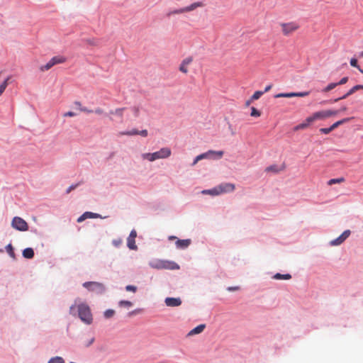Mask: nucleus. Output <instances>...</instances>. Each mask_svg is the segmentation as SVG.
I'll list each match as a JSON object with an SVG mask.
<instances>
[{
	"instance_id": "1",
	"label": "nucleus",
	"mask_w": 363,
	"mask_h": 363,
	"mask_svg": "<svg viewBox=\"0 0 363 363\" xmlns=\"http://www.w3.org/2000/svg\"><path fill=\"white\" fill-rule=\"evenodd\" d=\"M69 313L75 316L77 313L80 320L86 325H91L93 322V315L90 307L79 299H76L74 303L69 307Z\"/></svg>"
},
{
	"instance_id": "2",
	"label": "nucleus",
	"mask_w": 363,
	"mask_h": 363,
	"mask_svg": "<svg viewBox=\"0 0 363 363\" xmlns=\"http://www.w3.org/2000/svg\"><path fill=\"white\" fill-rule=\"evenodd\" d=\"M172 154V151L169 147H162L159 151L153 153H143L141 157L143 160L153 162L159 159H165L169 157Z\"/></svg>"
},
{
	"instance_id": "3",
	"label": "nucleus",
	"mask_w": 363,
	"mask_h": 363,
	"mask_svg": "<svg viewBox=\"0 0 363 363\" xmlns=\"http://www.w3.org/2000/svg\"><path fill=\"white\" fill-rule=\"evenodd\" d=\"M150 266L157 269H179V266L174 262L168 260L156 259L150 262Z\"/></svg>"
},
{
	"instance_id": "4",
	"label": "nucleus",
	"mask_w": 363,
	"mask_h": 363,
	"mask_svg": "<svg viewBox=\"0 0 363 363\" xmlns=\"http://www.w3.org/2000/svg\"><path fill=\"white\" fill-rule=\"evenodd\" d=\"M281 30L284 36H289L300 28V24L296 21L280 23Z\"/></svg>"
},
{
	"instance_id": "5",
	"label": "nucleus",
	"mask_w": 363,
	"mask_h": 363,
	"mask_svg": "<svg viewBox=\"0 0 363 363\" xmlns=\"http://www.w3.org/2000/svg\"><path fill=\"white\" fill-rule=\"evenodd\" d=\"M338 113V111L324 110L314 113L307 118L308 122H314L317 120H323Z\"/></svg>"
},
{
	"instance_id": "6",
	"label": "nucleus",
	"mask_w": 363,
	"mask_h": 363,
	"mask_svg": "<svg viewBox=\"0 0 363 363\" xmlns=\"http://www.w3.org/2000/svg\"><path fill=\"white\" fill-rule=\"evenodd\" d=\"M67 58L62 55H56L52 57L45 65L40 67L41 72H45L51 69L53 66L59 64L65 63Z\"/></svg>"
},
{
	"instance_id": "7",
	"label": "nucleus",
	"mask_w": 363,
	"mask_h": 363,
	"mask_svg": "<svg viewBox=\"0 0 363 363\" xmlns=\"http://www.w3.org/2000/svg\"><path fill=\"white\" fill-rule=\"evenodd\" d=\"M83 286L89 291L94 292L97 294H102L106 290L104 284L96 281H87L83 284Z\"/></svg>"
},
{
	"instance_id": "8",
	"label": "nucleus",
	"mask_w": 363,
	"mask_h": 363,
	"mask_svg": "<svg viewBox=\"0 0 363 363\" xmlns=\"http://www.w3.org/2000/svg\"><path fill=\"white\" fill-rule=\"evenodd\" d=\"M11 226L19 231H26L28 230L27 222L21 217L16 216L11 221Z\"/></svg>"
},
{
	"instance_id": "9",
	"label": "nucleus",
	"mask_w": 363,
	"mask_h": 363,
	"mask_svg": "<svg viewBox=\"0 0 363 363\" xmlns=\"http://www.w3.org/2000/svg\"><path fill=\"white\" fill-rule=\"evenodd\" d=\"M309 94L308 91L304 92H290V93H280L274 96L275 98H291V97H304Z\"/></svg>"
},
{
	"instance_id": "10",
	"label": "nucleus",
	"mask_w": 363,
	"mask_h": 363,
	"mask_svg": "<svg viewBox=\"0 0 363 363\" xmlns=\"http://www.w3.org/2000/svg\"><path fill=\"white\" fill-rule=\"evenodd\" d=\"M350 235V230H345L338 238L330 242L331 245H339L342 244Z\"/></svg>"
},
{
	"instance_id": "11",
	"label": "nucleus",
	"mask_w": 363,
	"mask_h": 363,
	"mask_svg": "<svg viewBox=\"0 0 363 363\" xmlns=\"http://www.w3.org/2000/svg\"><path fill=\"white\" fill-rule=\"evenodd\" d=\"M224 152L223 151H214V150H209L206 152H204L203 154H201L197 156V159L199 160H201L203 159L208 158L210 155H216L218 158H221L223 155Z\"/></svg>"
},
{
	"instance_id": "12",
	"label": "nucleus",
	"mask_w": 363,
	"mask_h": 363,
	"mask_svg": "<svg viewBox=\"0 0 363 363\" xmlns=\"http://www.w3.org/2000/svg\"><path fill=\"white\" fill-rule=\"evenodd\" d=\"M224 152L223 151H214V150H209L206 152H204L203 154H201L197 156V159L199 160H201L203 159L208 158L210 155H216L218 158H221L223 155Z\"/></svg>"
},
{
	"instance_id": "13",
	"label": "nucleus",
	"mask_w": 363,
	"mask_h": 363,
	"mask_svg": "<svg viewBox=\"0 0 363 363\" xmlns=\"http://www.w3.org/2000/svg\"><path fill=\"white\" fill-rule=\"evenodd\" d=\"M192 57H188L184 59L179 66V71L182 73L186 74L189 72L188 66L192 62Z\"/></svg>"
},
{
	"instance_id": "14",
	"label": "nucleus",
	"mask_w": 363,
	"mask_h": 363,
	"mask_svg": "<svg viewBox=\"0 0 363 363\" xmlns=\"http://www.w3.org/2000/svg\"><path fill=\"white\" fill-rule=\"evenodd\" d=\"M164 302L169 307H176L182 304V301L179 298L167 297L165 298Z\"/></svg>"
},
{
	"instance_id": "15",
	"label": "nucleus",
	"mask_w": 363,
	"mask_h": 363,
	"mask_svg": "<svg viewBox=\"0 0 363 363\" xmlns=\"http://www.w3.org/2000/svg\"><path fill=\"white\" fill-rule=\"evenodd\" d=\"M360 89H363V85H361V84L356 85V86H353L352 89H350L344 96L335 99L334 101L337 102L339 100L345 99L347 98L349 96L353 94L355 91L360 90Z\"/></svg>"
},
{
	"instance_id": "16",
	"label": "nucleus",
	"mask_w": 363,
	"mask_h": 363,
	"mask_svg": "<svg viewBox=\"0 0 363 363\" xmlns=\"http://www.w3.org/2000/svg\"><path fill=\"white\" fill-rule=\"evenodd\" d=\"M218 186L220 190V192L221 194L233 191L235 188V185L233 184H230V183L222 184L219 185Z\"/></svg>"
},
{
	"instance_id": "17",
	"label": "nucleus",
	"mask_w": 363,
	"mask_h": 363,
	"mask_svg": "<svg viewBox=\"0 0 363 363\" xmlns=\"http://www.w3.org/2000/svg\"><path fill=\"white\" fill-rule=\"evenodd\" d=\"M100 215L91 212H85L80 217L78 218L77 222L81 223L86 218H100Z\"/></svg>"
},
{
	"instance_id": "18",
	"label": "nucleus",
	"mask_w": 363,
	"mask_h": 363,
	"mask_svg": "<svg viewBox=\"0 0 363 363\" xmlns=\"http://www.w3.org/2000/svg\"><path fill=\"white\" fill-rule=\"evenodd\" d=\"M191 243V240L190 239L177 240L176 242V246L177 248L185 249L187 248Z\"/></svg>"
},
{
	"instance_id": "19",
	"label": "nucleus",
	"mask_w": 363,
	"mask_h": 363,
	"mask_svg": "<svg viewBox=\"0 0 363 363\" xmlns=\"http://www.w3.org/2000/svg\"><path fill=\"white\" fill-rule=\"evenodd\" d=\"M205 328H206L205 324L199 325L198 326H196V328H194V329H192L191 330H190L189 332L188 336H192L194 335L201 333L203 331V330L205 329Z\"/></svg>"
},
{
	"instance_id": "20",
	"label": "nucleus",
	"mask_w": 363,
	"mask_h": 363,
	"mask_svg": "<svg viewBox=\"0 0 363 363\" xmlns=\"http://www.w3.org/2000/svg\"><path fill=\"white\" fill-rule=\"evenodd\" d=\"M23 256L26 259H32L34 257V251L33 248L28 247L23 250Z\"/></svg>"
},
{
	"instance_id": "21",
	"label": "nucleus",
	"mask_w": 363,
	"mask_h": 363,
	"mask_svg": "<svg viewBox=\"0 0 363 363\" xmlns=\"http://www.w3.org/2000/svg\"><path fill=\"white\" fill-rule=\"evenodd\" d=\"M201 6H202V3L196 2L194 4H191V5L188 6L186 7H184V11L186 13V12L191 11L196 9V8L201 7Z\"/></svg>"
},
{
	"instance_id": "22",
	"label": "nucleus",
	"mask_w": 363,
	"mask_h": 363,
	"mask_svg": "<svg viewBox=\"0 0 363 363\" xmlns=\"http://www.w3.org/2000/svg\"><path fill=\"white\" fill-rule=\"evenodd\" d=\"M352 118H343L342 120H340L335 123H334L332 125H331V128L333 129V130L337 128L339 125L345 123H347V122H349Z\"/></svg>"
},
{
	"instance_id": "23",
	"label": "nucleus",
	"mask_w": 363,
	"mask_h": 363,
	"mask_svg": "<svg viewBox=\"0 0 363 363\" xmlns=\"http://www.w3.org/2000/svg\"><path fill=\"white\" fill-rule=\"evenodd\" d=\"M127 246L130 250H137V245L135 244V239L128 238Z\"/></svg>"
},
{
	"instance_id": "24",
	"label": "nucleus",
	"mask_w": 363,
	"mask_h": 363,
	"mask_svg": "<svg viewBox=\"0 0 363 363\" xmlns=\"http://www.w3.org/2000/svg\"><path fill=\"white\" fill-rule=\"evenodd\" d=\"M125 108H116L114 111H111L110 114L111 115H116L119 118H122L123 116V111H125Z\"/></svg>"
},
{
	"instance_id": "25",
	"label": "nucleus",
	"mask_w": 363,
	"mask_h": 363,
	"mask_svg": "<svg viewBox=\"0 0 363 363\" xmlns=\"http://www.w3.org/2000/svg\"><path fill=\"white\" fill-rule=\"evenodd\" d=\"M11 77H8L0 85V96L2 95L6 88L9 84V81L10 80Z\"/></svg>"
},
{
	"instance_id": "26",
	"label": "nucleus",
	"mask_w": 363,
	"mask_h": 363,
	"mask_svg": "<svg viewBox=\"0 0 363 363\" xmlns=\"http://www.w3.org/2000/svg\"><path fill=\"white\" fill-rule=\"evenodd\" d=\"M291 278V276L289 274H281L280 273H277L274 276V279H286V280H288V279H290Z\"/></svg>"
},
{
	"instance_id": "27",
	"label": "nucleus",
	"mask_w": 363,
	"mask_h": 363,
	"mask_svg": "<svg viewBox=\"0 0 363 363\" xmlns=\"http://www.w3.org/2000/svg\"><path fill=\"white\" fill-rule=\"evenodd\" d=\"M312 122H308L307 121V118L305 120V121L303 123H301L300 124H298V125H296L295 128H294V130H301V129H305L309 125L310 123H311Z\"/></svg>"
},
{
	"instance_id": "28",
	"label": "nucleus",
	"mask_w": 363,
	"mask_h": 363,
	"mask_svg": "<svg viewBox=\"0 0 363 363\" xmlns=\"http://www.w3.org/2000/svg\"><path fill=\"white\" fill-rule=\"evenodd\" d=\"M345 182V179L343 177H340L337 179H331L328 182V184L331 186L335 184H340Z\"/></svg>"
},
{
	"instance_id": "29",
	"label": "nucleus",
	"mask_w": 363,
	"mask_h": 363,
	"mask_svg": "<svg viewBox=\"0 0 363 363\" xmlns=\"http://www.w3.org/2000/svg\"><path fill=\"white\" fill-rule=\"evenodd\" d=\"M337 86H338L337 83H330L323 89V92H329L335 89Z\"/></svg>"
},
{
	"instance_id": "30",
	"label": "nucleus",
	"mask_w": 363,
	"mask_h": 363,
	"mask_svg": "<svg viewBox=\"0 0 363 363\" xmlns=\"http://www.w3.org/2000/svg\"><path fill=\"white\" fill-rule=\"evenodd\" d=\"M120 135H139V131L136 129H133L132 130H130V131H125V132H122V133H120Z\"/></svg>"
},
{
	"instance_id": "31",
	"label": "nucleus",
	"mask_w": 363,
	"mask_h": 363,
	"mask_svg": "<svg viewBox=\"0 0 363 363\" xmlns=\"http://www.w3.org/2000/svg\"><path fill=\"white\" fill-rule=\"evenodd\" d=\"M48 363H65V361L61 357H55L51 358Z\"/></svg>"
},
{
	"instance_id": "32",
	"label": "nucleus",
	"mask_w": 363,
	"mask_h": 363,
	"mask_svg": "<svg viewBox=\"0 0 363 363\" xmlns=\"http://www.w3.org/2000/svg\"><path fill=\"white\" fill-rule=\"evenodd\" d=\"M264 93V91H255L252 96H251V100H257L259 99Z\"/></svg>"
},
{
	"instance_id": "33",
	"label": "nucleus",
	"mask_w": 363,
	"mask_h": 363,
	"mask_svg": "<svg viewBox=\"0 0 363 363\" xmlns=\"http://www.w3.org/2000/svg\"><path fill=\"white\" fill-rule=\"evenodd\" d=\"M118 305L121 307L130 308L133 306V303L129 301H121Z\"/></svg>"
},
{
	"instance_id": "34",
	"label": "nucleus",
	"mask_w": 363,
	"mask_h": 363,
	"mask_svg": "<svg viewBox=\"0 0 363 363\" xmlns=\"http://www.w3.org/2000/svg\"><path fill=\"white\" fill-rule=\"evenodd\" d=\"M350 65L354 67H357L359 71L363 74V69H362L357 65V60L355 59V58H352L350 60Z\"/></svg>"
},
{
	"instance_id": "35",
	"label": "nucleus",
	"mask_w": 363,
	"mask_h": 363,
	"mask_svg": "<svg viewBox=\"0 0 363 363\" xmlns=\"http://www.w3.org/2000/svg\"><path fill=\"white\" fill-rule=\"evenodd\" d=\"M265 171L267 172H272L274 173H277L279 172V169H278V167L277 165H271L269 167H267Z\"/></svg>"
},
{
	"instance_id": "36",
	"label": "nucleus",
	"mask_w": 363,
	"mask_h": 363,
	"mask_svg": "<svg viewBox=\"0 0 363 363\" xmlns=\"http://www.w3.org/2000/svg\"><path fill=\"white\" fill-rule=\"evenodd\" d=\"M6 251L7 252L9 253V255L14 258L15 257V253H14V251H13V248L11 245V244H9L6 247Z\"/></svg>"
},
{
	"instance_id": "37",
	"label": "nucleus",
	"mask_w": 363,
	"mask_h": 363,
	"mask_svg": "<svg viewBox=\"0 0 363 363\" xmlns=\"http://www.w3.org/2000/svg\"><path fill=\"white\" fill-rule=\"evenodd\" d=\"M115 314V311L113 309H108L104 312V317L106 318H111Z\"/></svg>"
},
{
	"instance_id": "38",
	"label": "nucleus",
	"mask_w": 363,
	"mask_h": 363,
	"mask_svg": "<svg viewBox=\"0 0 363 363\" xmlns=\"http://www.w3.org/2000/svg\"><path fill=\"white\" fill-rule=\"evenodd\" d=\"M185 13L184 8L179 9H176V10L169 12L167 13V16H170L171 15H174V14H180V13Z\"/></svg>"
},
{
	"instance_id": "39",
	"label": "nucleus",
	"mask_w": 363,
	"mask_h": 363,
	"mask_svg": "<svg viewBox=\"0 0 363 363\" xmlns=\"http://www.w3.org/2000/svg\"><path fill=\"white\" fill-rule=\"evenodd\" d=\"M250 115H251V116H253V117H259V116H260L261 113H260L259 111H258L255 107H252L251 108V113H250Z\"/></svg>"
},
{
	"instance_id": "40",
	"label": "nucleus",
	"mask_w": 363,
	"mask_h": 363,
	"mask_svg": "<svg viewBox=\"0 0 363 363\" xmlns=\"http://www.w3.org/2000/svg\"><path fill=\"white\" fill-rule=\"evenodd\" d=\"M220 189H219V186H216L212 189H210L209 191V194L211 195H213V196H216V195H219L221 193L220 192Z\"/></svg>"
},
{
	"instance_id": "41",
	"label": "nucleus",
	"mask_w": 363,
	"mask_h": 363,
	"mask_svg": "<svg viewBox=\"0 0 363 363\" xmlns=\"http://www.w3.org/2000/svg\"><path fill=\"white\" fill-rule=\"evenodd\" d=\"M131 111L135 117H138L140 113V109L138 106H133L131 108Z\"/></svg>"
},
{
	"instance_id": "42",
	"label": "nucleus",
	"mask_w": 363,
	"mask_h": 363,
	"mask_svg": "<svg viewBox=\"0 0 363 363\" xmlns=\"http://www.w3.org/2000/svg\"><path fill=\"white\" fill-rule=\"evenodd\" d=\"M125 290L127 291H132V292L135 293L137 291V287L135 286H133V285H128L125 286Z\"/></svg>"
},
{
	"instance_id": "43",
	"label": "nucleus",
	"mask_w": 363,
	"mask_h": 363,
	"mask_svg": "<svg viewBox=\"0 0 363 363\" xmlns=\"http://www.w3.org/2000/svg\"><path fill=\"white\" fill-rule=\"evenodd\" d=\"M333 130L331 126L330 128H322L320 129V132L324 134H328Z\"/></svg>"
},
{
	"instance_id": "44",
	"label": "nucleus",
	"mask_w": 363,
	"mask_h": 363,
	"mask_svg": "<svg viewBox=\"0 0 363 363\" xmlns=\"http://www.w3.org/2000/svg\"><path fill=\"white\" fill-rule=\"evenodd\" d=\"M122 240L121 238H117L113 240L112 243L115 247H119L122 244Z\"/></svg>"
},
{
	"instance_id": "45",
	"label": "nucleus",
	"mask_w": 363,
	"mask_h": 363,
	"mask_svg": "<svg viewBox=\"0 0 363 363\" xmlns=\"http://www.w3.org/2000/svg\"><path fill=\"white\" fill-rule=\"evenodd\" d=\"M348 82V77H345L343 78H342L338 82H337L338 84V85H342V84H346L347 82Z\"/></svg>"
},
{
	"instance_id": "46",
	"label": "nucleus",
	"mask_w": 363,
	"mask_h": 363,
	"mask_svg": "<svg viewBox=\"0 0 363 363\" xmlns=\"http://www.w3.org/2000/svg\"><path fill=\"white\" fill-rule=\"evenodd\" d=\"M78 184L71 185L66 191L67 194H69L72 190L75 189L78 186Z\"/></svg>"
},
{
	"instance_id": "47",
	"label": "nucleus",
	"mask_w": 363,
	"mask_h": 363,
	"mask_svg": "<svg viewBox=\"0 0 363 363\" xmlns=\"http://www.w3.org/2000/svg\"><path fill=\"white\" fill-rule=\"evenodd\" d=\"M76 116V113L72 112V111H68V112H66L63 114V116L64 117H73V116Z\"/></svg>"
},
{
	"instance_id": "48",
	"label": "nucleus",
	"mask_w": 363,
	"mask_h": 363,
	"mask_svg": "<svg viewBox=\"0 0 363 363\" xmlns=\"http://www.w3.org/2000/svg\"><path fill=\"white\" fill-rule=\"evenodd\" d=\"M94 342V337H91V338H90L89 340H87V342L84 343V345H85V347H89L91 345L93 344Z\"/></svg>"
},
{
	"instance_id": "49",
	"label": "nucleus",
	"mask_w": 363,
	"mask_h": 363,
	"mask_svg": "<svg viewBox=\"0 0 363 363\" xmlns=\"http://www.w3.org/2000/svg\"><path fill=\"white\" fill-rule=\"evenodd\" d=\"M136 237H137L136 231L135 230H131L128 238L135 239Z\"/></svg>"
},
{
	"instance_id": "50",
	"label": "nucleus",
	"mask_w": 363,
	"mask_h": 363,
	"mask_svg": "<svg viewBox=\"0 0 363 363\" xmlns=\"http://www.w3.org/2000/svg\"><path fill=\"white\" fill-rule=\"evenodd\" d=\"M94 112L98 115H102L104 114V110L100 108H96Z\"/></svg>"
},
{
	"instance_id": "51",
	"label": "nucleus",
	"mask_w": 363,
	"mask_h": 363,
	"mask_svg": "<svg viewBox=\"0 0 363 363\" xmlns=\"http://www.w3.org/2000/svg\"><path fill=\"white\" fill-rule=\"evenodd\" d=\"M80 111L82 112H86V113H89L94 112L93 110H89V109L86 108V107H81Z\"/></svg>"
},
{
	"instance_id": "52",
	"label": "nucleus",
	"mask_w": 363,
	"mask_h": 363,
	"mask_svg": "<svg viewBox=\"0 0 363 363\" xmlns=\"http://www.w3.org/2000/svg\"><path fill=\"white\" fill-rule=\"evenodd\" d=\"M139 135H140L143 137H147V130H143L141 131H139Z\"/></svg>"
},
{
	"instance_id": "53",
	"label": "nucleus",
	"mask_w": 363,
	"mask_h": 363,
	"mask_svg": "<svg viewBox=\"0 0 363 363\" xmlns=\"http://www.w3.org/2000/svg\"><path fill=\"white\" fill-rule=\"evenodd\" d=\"M141 311H142V310H141V309H136V310H135V311H133L130 312V313H129V315L138 314V313H140Z\"/></svg>"
},
{
	"instance_id": "54",
	"label": "nucleus",
	"mask_w": 363,
	"mask_h": 363,
	"mask_svg": "<svg viewBox=\"0 0 363 363\" xmlns=\"http://www.w3.org/2000/svg\"><path fill=\"white\" fill-rule=\"evenodd\" d=\"M272 87V84L267 85L264 89V93L269 91Z\"/></svg>"
},
{
	"instance_id": "55",
	"label": "nucleus",
	"mask_w": 363,
	"mask_h": 363,
	"mask_svg": "<svg viewBox=\"0 0 363 363\" xmlns=\"http://www.w3.org/2000/svg\"><path fill=\"white\" fill-rule=\"evenodd\" d=\"M228 289V291H236V290H238V289H239V287H238V286H235V287H229Z\"/></svg>"
},
{
	"instance_id": "56",
	"label": "nucleus",
	"mask_w": 363,
	"mask_h": 363,
	"mask_svg": "<svg viewBox=\"0 0 363 363\" xmlns=\"http://www.w3.org/2000/svg\"><path fill=\"white\" fill-rule=\"evenodd\" d=\"M199 161V159H197V156H196V158L194 159V162H193V163H192V164H191V165H192V166L196 165V164Z\"/></svg>"
},
{
	"instance_id": "57",
	"label": "nucleus",
	"mask_w": 363,
	"mask_h": 363,
	"mask_svg": "<svg viewBox=\"0 0 363 363\" xmlns=\"http://www.w3.org/2000/svg\"><path fill=\"white\" fill-rule=\"evenodd\" d=\"M75 105H77L79 107V109H80L81 107H82L81 103L79 102V101H76L75 102Z\"/></svg>"
},
{
	"instance_id": "58",
	"label": "nucleus",
	"mask_w": 363,
	"mask_h": 363,
	"mask_svg": "<svg viewBox=\"0 0 363 363\" xmlns=\"http://www.w3.org/2000/svg\"><path fill=\"white\" fill-rule=\"evenodd\" d=\"M209 191H210V189L203 190V191H202V194H209Z\"/></svg>"
},
{
	"instance_id": "59",
	"label": "nucleus",
	"mask_w": 363,
	"mask_h": 363,
	"mask_svg": "<svg viewBox=\"0 0 363 363\" xmlns=\"http://www.w3.org/2000/svg\"><path fill=\"white\" fill-rule=\"evenodd\" d=\"M252 101H253V100H251V99H249L248 101H246V106H249V105L251 104V102H252Z\"/></svg>"
},
{
	"instance_id": "60",
	"label": "nucleus",
	"mask_w": 363,
	"mask_h": 363,
	"mask_svg": "<svg viewBox=\"0 0 363 363\" xmlns=\"http://www.w3.org/2000/svg\"><path fill=\"white\" fill-rule=\"evenodd\" d=\"M346 110H347V107L344 106V107L341 108L338 111V112H339V111H345Z\"/></svg>"
},
{
	"instance_id": "61",
	"label": "nucleus",
	"mask_w": 363,
	"mask_h": 363,
	"mask_svg": "<svg viewBox=\"0 0 363 363\" xmlns=\"http://www.w3.org/2000/svg\"><path fill=\"white\" fill-rule=\"evenodd\" d=\"M169 240H174V239H176V237H175V236H170V237L169 238Z\"/></svg>"
}]
</instances>
